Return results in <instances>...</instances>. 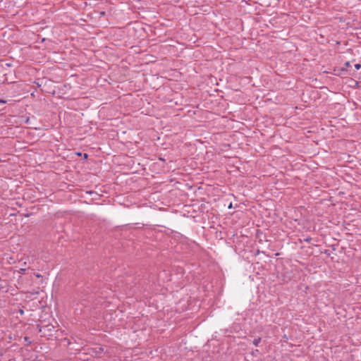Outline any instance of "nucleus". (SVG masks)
<instances>
[{
  "label": "nucleus",
  "mask_w": 361,
  "mask_h": 361,
  "mask_svg": "<svg viewBox=\"0 0 361 361\" xmlns=\"http://www.w3.org/2000/svg\"><path fill=\"white\" fill-rule=\"evenodd\" d=\"M261 340L262 339L260 337L255 338L252 341L253 345L255 346H258L261 342Z\"/></svg>",
  "instance_id": "1"
},
{
  "label": "nucleus",
  "mask_w": 361,
  "mask_h": 361,
  "mask_svg": "<svg viewBox=\"0 0 361 361\" xmlns=\"http://www.w3.org/2000/svg\"><path fill=\"white\" fill-rule=\"evenodd\" d=\"M26 271H27V268H25H25H20V270L18 271V272L20 274H25Z\"/></svg>",
  "instance_id": "2"
},
{
  "label": "nucleus",
  "mask_w": 361,
  "mask_h": 361,
  "mask_svg": "<svg viewBox=\"0 0 361 361\" xmlns=\"http://www.w3.org/2000/svg\"><path fill=\"white\" fill-rule=\"evenodd\" d=\"M355 68L357 70H359V69L361 68V64H360V63H356V64H355Z\"/></svg>",
  "instance_id": "3"
},
{
  "label": "nucleus",
  "mask_w": 361,
  "mask_h": 361,
  "mask_svg": "<svg viewBox=\"0 0 361 361\" xmlns=\"http://www.w3.org/2000/svg\"><path fill=\"white\" fill-rule=\"evenodd\" d=\"M7 102L6 100L0 99V104H6Z\"/></svg>",
  "instance_id": "4"
},
{
  "label": "nucleus",
  "mask_w": 361,
  "mask_h": 361,
  "mask_svg": "<svg viewBox=\"0 0 361 361\" xmlns=\"http://www.w3.org/2000/svg\"><path fill=\"white\" fill-rule=\"evenodd\" d=\"M304 240H305V242L310 243V242L311 241V238H305Z\"/></svg>",
  "instance_id": "5"
},
{
  "label": "nucleus",
  "mask_w": 361,
  "mask_h": 361,
  "mask_svg": "<svg viewBox=\"0 0 361 361\" xmlns=\"http://www.w3.org/2000/svg\"><path fill=\"white\" fill-rule=\"evenodd\" d=\"M24 339H25V341H28V343H29L30 344L31 343V342L28 341V340H29V338H28V337L25 336V337H24Z\"/></svg>",
  "instance_id": "6"
},
{
  "label": "nucleus",
  "mask_w": 361,
  "mask_h": 361,
  "mask_svg": "<svg viewBox=\"0 0 361 361\" xmlns=\"http://www.w3.org/2000/svg\"><path fill=\"white\" fill-rule=\"evenodd\" d=\"M104 15H105V12H101V13H100V16H104Z\"/></svg>",
  "instance_id": "7"
},
{
  "label": "nucleus",
  "mask_w": 361,
  "mask_h": 361,
  "mask_svg": "<svg viewBox=\"0 0 361 361\" xmlns=\"http://www.w3.org/2000/svg\"><path fill=\"white\" fill-rule=\"evenodd\" d=\"M232 208V203H230L229 206H228V209H231Z\"/></svg>",
  "instance_id": "8"
}]
</instances>
